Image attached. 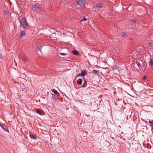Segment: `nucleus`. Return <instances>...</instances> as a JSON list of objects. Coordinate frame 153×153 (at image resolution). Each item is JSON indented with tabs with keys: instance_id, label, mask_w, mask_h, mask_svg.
I'll use <instances>...</instances> for the list:
<instances>
[{
	"instance_id": "10",
	"label": "nucleus",
	"mask_w": 153,
	"mask_h": 153,
	"mask_svg": "<svg viewBox=\"0 0 153 153\" xmlns=\"http://www.w3.org/2000/svg\"><path fill=\"white\" fill-rule=\"evenodd\" d=\"M72 53L75 55H78L79 53L78 52L76 51H73Z\"/></svg>"
},
{
	"instance_id": "3",
	"label": "nucleus",
	"mask_w": 153,
	"mask_h": 153,
	"mask_svg": "<svg viewBox=\"0 0 153 153\" xmlns=\"http://www.w3.org/2000/svg\"><path fill=\"white\" fill-rule=\"evenodd\" d=\"M86 3V1L84 0H77V4L80 7L83 6Z\"/></svg>"
},
{
	"instance_id": "18",
	"label": "nucleus",
	"mask_w": 153,
	"mask_h": 153,
	"mask_svg": "<svg viewBox=\"0 0 153 153\" xmlns=\"http://www.w3.org/2000/svg\"><path fill=\"white\" fill-rule=\"evenodd\" d=\"M37 52L38 54H39L40 52L41 53V49L40 48H38V47L37 48Z\"/></svg>"
},
{
	"instance_id": "19",
	"label": "nucleus",
	"mask_w": 153,
	"mask_h": 153,
	"mask_svg": "<svg viewBox=\"0 0 153 153\" xmlns=\"http://www.w3.org/2000/svg\"><path fill=\"white\" fill-rule=\"evenodd\" d=\"M30 137L31 138L33 139H35L36 138L35 137L34 135L32 134L30 135Z\"/></svg>"
},
{
	"instance_id": "6",
	"label": "nucleus",
	"mask_w": 153,
	"mask_h": 153,
	"mask_svg": "<svg viewBox=\"0 0 153 153\" xmlns=\"http://www.w3.org/2000/svg\"><path fill=\"white\" fill-rule=\"evenodd\" d=\"M81 76H83L84 75L87 74V71L85 70L82 71L81 73Z\"/></svg>"
},
{
	"instance_id": "9",
	"label": "nucleus",
	"mask_w": 153,
	"mask_h": 153,
	"mask_svg": "<svg viewBox=\"0 0 153 153\" xmlns=\"http://www.w3.org/2000/svg\"><path fill=\"white\" fill-rule=\"evenodd\" d=\"M86 86V80L85 79V78H84V82L83 83V84L82 87L83 88L85 87Z\"/></svg>"
},
{
	"instance_id": "30",
	"label": "nucleus",
	"mask_w": 153,
	"mask_h": 153,
	"mask_svg": "<svg viewBox=\"0 0 153 153\" xmlns=\"http://www.w3.org/2000/svg\"><path fill=\"white\" fill-rule=\"evenodd\" d=\"M102 97V95H100L98 96V98H100Z\"/></svg>"
},
{
	"instance_id": "7",
	"label": "nucleus",
	"mask_w": 153,
	"mask_h": 153,
	"mask_svg": "<svg viewBox=\"0 0 153 153\" xmlns=\"http://www.w3.org/2000/svg\"><path fill=\"white\" fill-rule=\"evenodd\" d=\"M128 36L127 34L125 32H123L122 34V36L124 38H125L127 37Z\"/></svg>"
},
{
	"instance_id": "16",
	"label": "nucleus",
	"mask_w": 153,
	"mask_h": 153,
	"mask_svg": "<svg viewBox=\"0 0 153 153\" xmlns=\"http://www.w3.org/2000/svg\"><path fill=\"white\" fill-rule=\"evenodd\" d=\"M25 31H23L21 32L20 36H24L25 35Z\"/></svg>"
},
{
	"instance_id": "15",
	"label": "nucleus",
	"mask_w": 153,
	"mask_h": 153,
	"mask_svg": "<svg viewBox=\"0 0 153 153\" xmlns=\"http://www.w3.org/2000/svg\"><path fill=\"white\" fill-rule=\"evenodd\" d=\"M136 63L137 65L140 68L141 67V65L140 62L137 61L136 62Z\"/></svg>"
},
{
	"instance_id": "1",
	"label": "nucleus",
	"mask_w": 153,
	"mask_h": 153,
	"mask_svg": "<svg viewBox=\"0 0 153 153\" xmlns=\"http://www.w3.org/2000/svg\"><path fill=\"white\" fill-rule=\"evenodd\" d=\"M21 26L25 30H26L28 28V25L25 18H22L20 20Z\"/></svg>"
},
{
	"instance_id": "35",
	"label": "nucleus",
	"mask_w": 153,
	"mask_h": 153,
	"mask_svg": "<svg viewBox=\"0 0 153 153\" xmlns=\"http://www.w3.org/2000/svg\"><path fill=\"white\" fill-rule=\"evenodd\" d=\"M0 126H1V124H0Z\"/></svg>"
},
{
	"instance_id": "25",
	"label": "nucleus",
	"mask_w": 153,
	"mask_h": 153,
	"mask_svg": "<svg viewBox=\"0 0 153 153\" xmlns=\"http://www.w3.org/2000/svg\"><path fill=\"white\" fill-rule=\"evenodd\" d=\"M137 52H138V53L139 54L141 52V50L140 49H139L138 50V51H137Z\"/></svg>"
},
{
	"instance_id": "31",
	"label": "nucleus",
	"mask_w": 153,
	"mask_h": 153,
	"mask_svg": "<svg viewBox=\"0 0 153 153\" xmlns=\"http://www.w3.org/2000/svg\"><path fill=\"white\" fill-rule=\"evenodd\" d=\"M16 64H15V65H17V63H16Z\"/></svg>"
},
{
	"instance_id": "22",
	"label": "nucleus",
	"mask_w": 153,
	"mask_h": 153,
	"mask_svg": "<svg viewBox=\"0 0 153 153\" xmlns=\"http://www.w3.org/2000/svg\"><path fill=\"white\" fill-rule=\"evenodd\" d=\"M22 59L25 62H26L27 61V59L26 58H25L24 57L22 58Z\"/></svg>"
},
{
	"instance_id": "5",
	"label": "nucleus",
	"mask_w": 153,
	"mask_h": 153,
	"mask_svg": "<svg viewBox=\"0 0 153 153\" xmlns=\"http://www.w3.org/2000/svg\"><path fill=\"white\" fill-rule=\"evenodd\" d=\"M1 126H1L2 128H3L4 131H7L8 132H9L8 128L7 126H5L1 125Z\"/></svg>"
},
{
	"instance_id": "20",
	"label": "nucleus",
	"mask_w": 153,
	"mask_h": 153,
	"mask_svg": "<svg viewBox=\"0 0 153 153\" xmlns=\"http://www.w3.org/2000/svg\"><path fill=\"white\" fill-rule=\"evenodd\" d=\"M52 97L54 99L56 100V97L54 94H52Z\"/></svg>"
},
{
	"instance_id": "13",
	"label": "nucleus",
	"mask_w": 153,
	"mask_h": 153,
	"mask_svg": "<svg viewBox=\"0 0 153 153\" xmlns=\"http://www.w3.org/2000/svg\"><path fill=\"white\" fill-rule=\"evenodd\" d=\"M53 93L54 94L57 95V96H59V93L56 90H55L53 91Z\"/></svg>"
},
{
	"instance_id": "12",
	"label": "nucleus",
	"mask_w": 153,
	"mask_h": 153,
	"mask_svg": "<svg viewBox=\"0 0 153 153\" xmlns=\"http://www.w3.org/2000/svg\"><path fill=\"white\" fill-rule=\"evenodd\" d=\"M150 65L151 66H153V59L151 58H150Z\"/></svg>"
},
{
	"instance_id": "21",
	"label": "nucleus",
	"mask_w": 153,
	"mask_h": 153,
	"mask_svg": "<svg viewBox=\"0 0 153 153\" xmlns=\"http://www.w3.org/2000/svg\"><path fill=\"white\" fill-rule=\"evenodd\" d=\"M60 54L62 56H66L67 55V53H60Z\"/></svg>"
},
{
	"instance_id": "32",
	"label": "nucleus",
	"mask_w": 153,
	"mask_h": 153,
	"mask_svg": "<svg viewBox=\"0 0 153 153\" xmlns=\"http://www.w3.org/2000/svg\"><path fill=\"white\" fill-rule=\"evenodd\" d=\"M16 64H15V65H17V63H16Z\"/></svg>"
},
{
	"instance_id": "4",
	"label": "nucleus",
	"mask_w": 153,
	"mask_h": 153,
	"mask_svg": "<svg viewBox=\"0 0 153 153\" xmlns=\"http://www.w3.org/2000/svg\"><path fill=\"white\" fill-rule=\"evenodd\" d=\"M104 6V4L100 2L96 4V7L97 8H102Z\"/></svg>"
},
{
	"instance_id": "11",
	"label": "nucleus",
	"mask_w": 153,
	"mask_h": 153,
	"mask_svg": "<svg viewBox=\"0 0 153 153\" xmlns=\"http://www.w3.org/2000/svg\"><path fill=\"white\" fill-rule=\"evenodd\" d=\"M149 123H150V126L152 127V129H153V121H149Z\"/></svg>"
},
{
	"instance_id": "34",
	"label": "nucleus",
	"mask_w": 153,
	"mask_h": 153,
	"mask_svg": "<svg viewBox=\"0 0 153 153\" xmlns=\"http://www.w3.org/2000/svg\"><path fill=\"white\" fill-rule=\"evenodd\" d=\"M145 122H146V121H145Z\"/></svg>"
},
{
	"instance_id": "27",
	"label": "nucleus",
	"mask_w": 153,
	"mask_h": 153,
	"mask_svg": "<svg viewBox=\"0 0 153 153\" xmlns=\"http://www.w3.org/2000/svg\"><path fill=\"white\" fill-rule=\"evenodd\" d=\"M147 78V76H144L143 77V80H145Z\"/></svg>"
},
{
	"instance_id": "23",
	"label": "nucleus",
	"mask_w": 153,
	"mask_h": 153,
	"mask_svg": "<svg viewBox=\"0 0 153 153\" xmlns=\"http://www.w3.org/2000/svg\"><path fill=\"white\" fill-rule=\"evenodd\" d=\"M130 21L131 22L134 23H135L136 22V20L134 19H131L130 20Z\"/></svg>"
},
{
	"instance_id": "8",
	"label": "nucleus",
	"mask_w": 153,
	"mask_h": 153,
	"mask_svg": "<svg viewBox=\"0 0 153 153\" xmlns=\"http://www.w3.org/2000/svg\"><path fill=\"white\" fill-rule=\"evenodd\" d=\"M82 79L81 78H79L78 79L77 81V84L81 85L82 83Z\"/></svg>"
},
{
	"instance_id": "24",
	"label": "nucleus",
	"mask_w": 153,
	"mask_h": 153,
	"mask_svg": "<svg viewBox=\"0 0 153 153\" xmlns=\"http://www.w3.org/2000/svg\"><path fill=\"white\" fill-rule=\"evenodd\" d=\"M36 112L37 113L39 114H40V111L39 109H37L36 110Z\"/></svg>"
},
{
	"instance_id": "29",
	"label": "nucleus",
	"mask_w": 153,
	"mask_h": 153,
	"mask_svg": "<svg viewBox=\"0 0 153 153\" xmlns=\"http://www.w3.org/2000/svg\"><path fill=\"white\" fill-rule=\"evenodd\" d=\"M2 54L0 53V59H2Z\"/></svg>"
},
{
	"instance_id": "28",
	"label": "nucleus",
	"mask_w": 153,
	"mask_h": 153,
	"mask_svg": "<svg viewBox=\"0 0 153 153\" xmlns=\"http://www.w3.org/2000/svg\"><path fill=\"white\" fill-rule=\"evenodd\" d=\"M87 20V19L85 17H84L83 19H82L81 21H86Z\"/></svg>"
},
{
	"instance_id": "26",
	"label": "nucleus",
	"mask_w": 153,
	"mask_h": 153,
	"mask_svg": "<svg viewBox=\"0 0 153 153\" xmlns=\"http://www.w3.org/2000/svg\"><path fill=\"white\" fill-rule=\"evenodd\" d=\"M81 76V74H78L76 76V77H80V76Z\"/></svg>"
},
{
	"instance_id": "14",
	"label": "nucleus",
	"mask_w": 153,
	"mask_h": 153,
	"mask_svg": "<svg viewBox=\"0 0 153 153\" xmlns=\"http://www.w3.org/2000/svg\"><path fill=\"white\" fill-rule=\"evenodd\" d=\"M4 14L6 15H7L8 14V11L7 10H4Z\"/></svg>"
},
{
	"instance_id": "2",
	"label": "nucleus",
	"mask_w": 153,
	"mask_h": 153,
	"mask_svg": "<svg viewBox=\"0 0 153 153\" xmlns=\"http://www.w3.org/2000/svg\"><path fill=\"white\" fill-rule=\"evenodd\" d=\"M32 9L34 11L36 12H39L40 11L41 9L39 6L36 4L33 5L32 6Z\"/></svg>"
},
{
	"instance_id": "33",
	"label": "nucleus",
	"mask_w": 153,
	"mask_h": 153,
	"mask_svg": "<svg viewBox=\"0 0 153 153\" xmlns=\"http://www.w3.org/2000/svg\"><path fill=\"white\" fill-rule=\"evenodd\" d=\"M149 44L151 45V43L150 42V43Z\"/></svg>"
},
{
	"instance_id": "17",
	"label": "nucleus",
	"mask_w": 153,
	"mask_h": 153,
	"mask_svg": "<svg viewBox=\"0 0 153 153\" xmlns=\"http://www.w3.org/2000/svg\"><path fill=\"white\" fill-rule=\"evenodd\" d=\"M99 70L96 71V70H94L93 71L92 73L95 74H97L99 72Z\"/></svg>"
}]
</instances>
